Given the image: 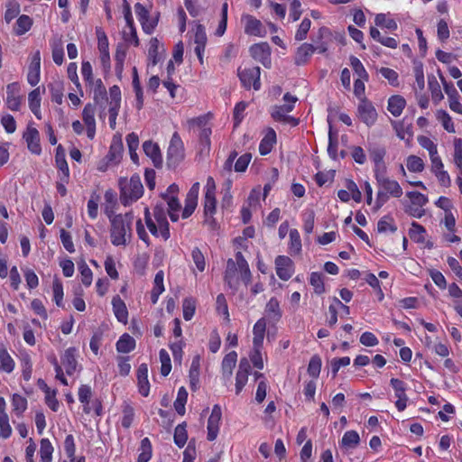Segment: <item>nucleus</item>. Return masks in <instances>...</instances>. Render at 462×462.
Returning <instances> with one entry per match:
<instances>
[{
    "instance_id": "79ce46f5",
    "label": "nucleus",
    "mask_w": 462,
    "mask_h": 462,
    "mask_svg": "<svg viewBox=\"0 0 462 462\" xmlns=\"http://www.w3.org/2000/svg\"><path fill=\"white\" fill-rule=\"evenodd\" d=\"M49 89L51 95V100L59 105L62 103L63 100V91L64 87L61 81H54L49 84Z\"/></svg>"
},
{
    "instance_id": "bf43d9fd",
    "label": "nucleus",
    "mask_w": 462,
    "mask_h": 462,
    "mask_svg": "<svg viewBox=\"0 0 462 462\" xmlns=\"http://www.w3.org/2000/svg\"><path fill=\"white\" fill-rule=\"evenodd\" d=\"M310 284L313 286L317 294L325 292V286L323 282V275L319 273H312L310 279Z\"/></svg>"
},
{
    "instance_id": "603ef678",
    "label": "nucleus",
    "mask_w": 462,
    "mask_h": 462,
    "mask_svg": "<svg viewBox=\"0 0 462 462\" xmlns=\"http://www.w3.org/2000/svg\"><path fill=\"white\" fill-rule=\"evenodd\" d=\"M290 250L294 254H300L301 251V240L297 229L290 231Z\"/></svg>"
},
{
    "instance_id": "5fc2aeb1",
    "label": "nucleus",
    "mask_w": 462,
    "mask_h": 462,
    "mask_svg": "<svg viewBox=\"0 0 462 462\" xmlns=\"http://www.w3.org/2000/svg\"><path fill=\"white\" fill-rule=\"evenodd\" d=\"M429 88L431 91L432 99L438 103L444 97L440 86L434 76L429 77Z\"/></svg>"
},
{
    "instance_id": "7c9ffc66",
    "label": "nucleus",
    "mask_w": 462,
    "mask_h": 462,
    "mask_svg": "<svg viewBox=\"0 0 462 462\" xmlns=\"http://www.w3.org/2000/svg\"><path fill=\"white\" fill-rule=\"evenodd\" d=\"M275 143H276V134L273 129H270L260 143V145H259L260 153L262 155L268 154L272 151L273 144Z\"/></svg>"
},
{
    "instance_id": "c9c22d12",
    "label": "nucleus",
    "mask_w": 462,
    "mask_h": 462,
    "mask_svg": "<svg viewBox=\"0 0 462 462\" xmlns=\"http://www.w3.org/2000/svg\"><path fill=\"white\" fill-rule=\"evenodd\" d=\"M61 147L59 146L57 148V153H56V165L58 169L61 171L62 176L60 177V180L63 182H68L69 177V166L66 162L65 156L63 152H60Z\"/></svg>"
},
{
    "instance_id": "dca6fc26",
    "label": "nucleus",
    "mask_w": 462,
    "mask_h": 462,
    "mask_svg": "<svg viewBox=\"0 0 462 462\" xmlns=\"http://www.w3.org/2000/svg\"><path fill=\"white\" fill-rule=\"evenodd\" d=\"M23 139L25 140L27 147L31 152L37 155L42 152L40 134L39 131L32 125V123L28 124L27 129L23 134Z\"/></svg>"
},
{
    "instance_id": "1a4fd4ad",
    "label": "nucleus",
    "mask_w": 462,
    "mask_h": 462,
    "mask_svg": "<svg viewBox=\"0 0 462 462\" xmlns=\"http://www.w3.org/2000/svg\"><path fill=\"white\" fill-rule=\"evenodd\" d=\"M238 76L245 88H250L253 86L255 90L260 88L259 67L238 69Z\"/></svg>"
},
{
    "instance_id": "a878e982",
    "label": "nucleus",
    "mask_w": 462,
    "mask_h": 462,
    "mask_svg": "<svg viewBox=\"0 0 462 462\" xmlns=\"http://www.w3.org/2000/svg\"><path fill=\"white\" fill-rule=\"evenodd\" d=\"M113 310L118 319L122 323L127 322L128 311L125 303L119 296H115L112 300Z\"/></svg>"
},
{
    "instance_id": "412c9836",
    "label": "nucleus",
    "mask_w": 462,
    "mask_h": 462,
    "mask_svg": "<svg viewBox=\"0 0 462 462\" xmlns=\"http://www.w3.org/2000/svg\"><path fill=\"white\" fill-rule=\"evenodd\" d=\"M143 150L144 153L151 158L155 167L159 168L162 164V156L159 145L152 141H145L143 143Z\"/></svg>"
},
{
    "instance_id": "cd10ccee",
    "label": "nucleus",
    "mask_w": 462,
    "mask_h": 462,
    "mask_svg": "<svg viewBox=\"0 0 462 462\" xmlns=\"http://www.w3.org/2000/svg\"><path fill=\"white\" fill-rule=\"evenodd\" d=\"M331 38L330 31L326 27H321L318 32V40H315V51L325 53L328 51V41Z\"/></svg>"
},
{
    "instance_id": "6e6d98bb",
    "label": "nucleus",
    "mask_w": 462,
    "mask_h": 462,
    "mask_svg": "<svg viewBox=\"0 0 462 462\" xmlns=\"http://www.w3.org/2000/svg\"><path fill=\"white\" fill-rule=\"evenodd\" d=\"M350 65L355 73L358 76V79H365V81L368 80V74L358 58L351 56Z\"/></svg>"
},
{
    "instance_id": "2eb2a0df",
    "label": "nucleus",
    "mask_w": 462,
    "mask_h": 462,
    "mask_svg": "<svg viewBox=\"0 0 462 462\" xmlns=\"http://www.w3.org/2000/svg\"><path fill=\"white\" fill-rule=\"evenodd\" d=\"M221 418V408L219 405L216 404L213 406L211 414L208 420V439L209 441H213L217 439Z\"/></svg>"
},
{
    "instance_id": "37998d69",
    "label": "nucleus",
    "mask_w": 462,
    "mask_h": 462,
    "mask_svg": "<svg viewBox=\"0 0 462 462\" xmlns=\"http://www.w3.org/2000/svg\"><path fill=\"white\" fill-rule=\"evenodd\" d=\"M392 124L400 139L404 140L412 136L411 125H405L404 121H393Z\"/></svg>"
},
{
    "instance_id": "e2e57ef3",
    "label": "nucleus",
    "mask_w": 462,
    "mask_h": 462,
    "mask_svg": "<svg viewBox=\"0 0 462 462\" xmlns=\"http://www.w3.org/2000/svg\"><path fill=\"white\" fill-rule=\"evenodd\" d=\"M160 361L162 364L161 374L163 376H167L171 370V365L170 356L165 349L160 350Z\"/></svg>"
},
{
    "instance_id": "f704fd0d",
    "label": "nucleus",
    "mask_w": 462,
    "mask_h": 462,
    "mask_svg": "<svg viewBox=\"0 0 462 462\" xmlns=\"http://www.w3.org/2000/svg\"><path fill=\"white\" fill-rule=\"evenodd\" d=\"M135 347V340L129 334L125 333L116 342V350L120 353H129Z\"/></svg>"
},
{
    "instance_id": "49530a36",
    "label": "nucleus",
    "mask_w": 462,
    "mask_h": 462,
    "mask_svg": "<svg viewBox=\"0 0 462 462\" xmlns=\"http://www.w3.org/2000/svg\"><path fill=\"white\" fill-rule=\"evenodd\" d=\"M437 119L441 123L442 126L448 133H455V126L450 116L445 110H438L436 113Z\"/></svg>"
},
{
    "instance_id": "69168bd1",
    "label": "nucleus",
    "mask_w": 462,
    "mask_h": 462,
    "mask_svg": "<svg viewBox=\"0 0 462 462\" xmlns=\"http://www.w3.org/2000/svg\"><path fill=\"white\" fill-rule=\"evenodd\" d=\"M150 46H149V59L152 62V64L154 66L158 63L160 57H159V41L156 38H152L150 41Z\"/></svg>"
},
{
    "instance_id": "aec40b11",
    "label": "nucleus",
    "mask_w": 462,
    "mask_h": 462,
    "mask_svg": "<svg viewBox=\"0 0 462 462\" xmlns=\"http://www.w3.org/2000/svg\"><path fill=\"white\" fill-rule=\"evenodd\" d=\"M40 69H41V52L36 51L29 66L27 80L31 86H36L40 80Z\"/></svg>"
},
{
    "instance_id": "6ab92c4d",
    "label": "nucleus",
    "mask_w": 462,
    "mask_h": 462,
    "mask_svg": "<svg viewBox=\"0 0 462 462\" xmlns=\"http://www.w3.org/2000/svg\"><path fill=\"white\" fill-rule=\"evenodd\" d=\"M95 112V106L92 104H87L82 112V119L87 126V135L91 140L96 134Z\"/></svg>"
},
{
    "instance_id": "0eeeda50",
    "label": "nucleus",
    "mask_w": 462,
    "mask_h": 462,
    "mask_svg": "<svg viewBox=\"0 0 462 462\" xmlns=\"http://www.w3.org/2000/svg\"><path fill=\"white\" fill-rule=\"evenodd\" d=\"M184 158L183 143L177 133L173 134L168 148V163L170 165L179 164Z\"/></svg>"
},
{
    "instance_id": "bb28decb",
    "label": "nucleus",
    "mask_w": 462,
    "mask_h": 462,
    "mask_svg": "<svg viewBox=\"0 0 462 462\" xmlns=\"http://www.w3.org/2000/svg\"><path fill=\"white\" fill-rule=\"evenodd\" d=\"M39 387L45 393L46 404L53 411H56L59 408V402L56 399V391H51L46 383L40 379L38 381Z\"/></svg>"
},
{
    "instance_id": "a211bd4d",
    "label": "nucleus",
    "mask_w": 462,
    "mask_h": 462,
    "mask_svg": "<svg viewBox=\"0 0 462 462\" xmlns=\"http://www.w3.org/2000/svg\"><path fill=\"white\" fill-rule=\"evenodd\" d=\"M199 192V183L195 182L191 188L189 189L186 199H185V207L182 211V217L188 218L194 212L197 205H198V197Z\"/></svg>"
},
{
    "instance_id": "09e8293b",
    "label": "nucleus",
    "mask_w": 462,
    "mask_h": 462,
    "mask_svg": "<svg viewBox=\"0 0 462 462\" xmlns=\"http://www.w3.org/2000/svg\"><path fill=\"white\" fill-rule=\"evenodd\" d=\"M53 453V447L48 439H42L41 440V460L42 462H51V457Z\"/></svg>"
},
{
    "instance_id": "4be33fe9",
    "label": "nucleus",
    "mask_w": 462,
    "mask_h": 462,
    "mask_svg": "<svg viewBox=\"0 0 462 462\" xmlns=\"http://www.w3.org/2000/svg\"><path fill=\"white\" fill-rule=\"evenodd\" d=\"M137 383L139 393L146 397L150 392V383L148 381V367L146 364H141L137 369Z\"/></svg>"
},
{
    "instance_id": "b1692460",
    "label": "nucleus",
    "mask_w": 462,
    "mask_h": 462,
    "mask_svg": "<svg viewBox=\"0 0 462 462\" xmlns=\"http://www.w3.org/2000/svg\"><path fill=\"white\" fill-rule=\"evenodd\" d=\"M266 331V320L262 318L257 320L253 328V345L256 347H262Z\"/></svg>"
},
{
    "instance_id": "de8ad7c7",
    "label": "nucleus",
    "mask_w": 462,
    "mask_h": 462,
    "mask_svg": "<svg viewBox=\"0 0 462 462\" xmlns=\"http://www.w3.org/2000/svg\"><path fill=\"white\" fill-rule=\"evenodd\" d=\"M188 399V393L184 387H180L178 391L177 398L174 402V408L180 415L185 413V404Z\"/></svg>"
},
{
    "instance_id": "680f3d73",
    "label": "nucleus",
    "mask_w": 462,
    "mask_h": 462,
    "mask_svg": "<svg viewBox=\"0 0 462 462\" xmlns=\"http://www.w3.org/2000/svg\"><path fill=\"white\" fill-rule=\"evenodd\" d=\"M321 370V359L319 356H313L308 365V374L313 377L318 378Z\"/></svg>"
},
{
    "instance_id": "e433bc0d",
    "label": "nucleus",
    "mask_w": 462,
    "mask_h": 462,
    "mask_svg": "<svg viewBox=\"0 0 462 462\" xmlns=\"http://www.w3.org/2000/svg\"><path fill=\"white\" fill-rule=\"evenodd\" d=\"M163 200L168 205V212L171 217V220L176 222L179 219L178 212L180 209V204L178 199V197L168 196L162 197Z\"/></svg>"
},
{
    "instance_id": "4468645a",
    "label": "nucleus",
    "mask_w": 462,
    "mask_h": 462,
    "mask_svg": "<svg viewBox=\"0 0 462 462\" xmlns=\"http://www.w3.org/2000/svg\"><path fill=\"white\" fill-rule=\"evenodd\" d=\"M276 273L281 280L288 281L294 273L293 262L285 255H279L275 259Z\"/></svg>"
},
{
    "instance_id": "72a5a7b5",
    "label": "nucleus",
    "mask_w": 462,
    "mask_h": 462,
    "mask_svg": "<svg viewBox=\"0 0 462 462\" xmlns=\"http://www.w3.org/2000/svg\"><path fill=\"white\" fill-rule=\"evenodd\" d=\"M406 101L401 96H393L388 100V110L393 116H399L405 107Z\"/></svg>"
},
{
    "instance_id": "f8f14e48",
    "label": "nucleus",
    "mask_w": 462,
    "mask_h": 462,
    "mask_svg": "<svg viewBox=\"0 0 462 462\" xmlns=\"http://www.w3.org/2000/svg\"><path fill=\"white\" fill-rule=\"evenodd\" d=\"M251 56L265 68L271 67V47L267 42L255 43L250 47Z\"/></svg>"
},
{
    "instance_id": "5701e85b",
    "label": "nucleus",
    "mask_w": 462,
    "mask_h": 462,
    "mask_svg": "<svg viewBox=\"0 0 462 462\" xmlns=\"http://www.w3.org/2000/svg\"><path fill=\"white\" fill-rule=\"evenodd\" d=\"M314 51H315L314 45L310 44V43L301 44L297 49V51L295 53V57H294L295 64H297L299 66L306 64Z\"/></svg>"
},
{
    "instance_id": "393cba45",
    "label": "nucleus",
    "mask_w": 462,
    "mask_h": 462,
    "mask_svg": "<svg viewBox=\"0 0 462 462\" xmlns=\"http://www.w3.org/2000/svg\"><path fill=\"white\" fill-rule=\"evenodd\" d=\"M76 349L73 347H69L65 350L62 357L61 363L66 369V373L68 374H72L77 368V360H76Z\"/></svg>"
},
{
    "instance_id": "0e129e2a",
    "label": "nucleus",
    "mask_w": 462,
    "mask_h": 462,
    "mask_svg": "<svg viewBox=\"0 0 462 462\" xmlns=\"http://www.w3.org/2000/svg\"><path fill=\"white\" fill-rule=\"evenodd\" d=\"M134 417V408L131 405L125 403L123 408L122 426L125 429H128L132 425Z\"/></svg>"
},
{
    "instance_id": "ea45409f",
    "label": "nucleus",
    "mask_w": 462,
    "mask_h": 462,
    "mask_svg": "<svg viewBox=\"0 0 462 462\" xmlns=\"http://www.w3.org/2000/svg\"><path fill=\"white\" fill-rule=\"evenodd\" d=\"M122 143L120 141L113 142L106 159L109 163L117 164L122 157Z\"/></svg>"
},
{
    "instance_id": "3c124183",
    "label": "nucleus",
    "mask_w": 462,
    "mask_h": 462,
    "mask_svg": "<svg viewBox=\"0 0 462 462\" xmlns=\"http://www.w3.org/2000/svg\"><path fill=\"white\" fill-rule=\"evenodd\" d=\"M140 450L137 462H148L152 457V445L148 438L142 439Z\"/></svg>"
},
{
    "instance_id": "7ed1b4c3",
    "label": "nucleus",
    "mask_w": 462,
    "mask_h": 462,
    "mask_svg": "<svg viewBox=\"0 0 462 462\" xmlns=\"http://www.w3.org/2000/svg\"><path fill=\"white\" fill-rule=\"evenodd\" d=\"M154 220L152 219L148 208H145V223L149 231L155 236H161L164 240L170 237L169 223L163 208L157 205L153 209Z\"/></svg>"
},
{
    "instance_id": "a19ab883",
    "label": "nucleus",
    "mask_w": 462,
    "mask_h": 462,
    "mask_svg": "<svg viewBox=\"0 0 462 462\" xmlns=\"http://www.w3.org/2000/svg\"><path fill=\"white\" fill-rule=\"evenodd\" d=\"M0 367L5 373H11L14 368V361L5 347L0 346Z\"/></svg>"
},
{
    "instance_id": "2f4dec72",
    "label": "nucleus",
    "mask_w": 462,
    "mask_h": 462,
    "mask_svg": "<svg viewBox=\"0 0 462 462\" xmlns=\"http://www.w3.org/2000/svg\"><path fill=\"white\" fill-rule=\"evenodd\" d=\"M236 361L237 354L236 351H231L225 356L222 361V373L224 376L229 378L232 375Z\"/></svg>"
},
{
    "instance_id": "4d7b16f0",
    "label": "nucleus",
    "mask_w": 462,
    "mask_h": 462,
    "mask_svg": "<svg viewBox=\"0 0 462 462\" xmlns=\"http://www.w3.org/2000/svg\"><path fill=\"white\" fill-rule=\"evenodd\" d=\"M406 166L410 171L420 172L424 169V162L421 158L415 155H410L407 158Z\"/></svg>"
},
{
    "instance_id": "864d4df0",
    "label": "nucleus",
    "mask_w": 462,
    "mask_h": 462,
    "mask_svg": "<svg viewBox=\"0 0 462 462\" xmlns=\"http://www.w3.org/2000/svg\"><path fill=\"white\" fill-rule=\"evenodd\" d=\"M377 229L381 233H384L387 231H391L393 233L397 230V227L394 225V221L392 217L384 216L378 221Z\"/></svg>"
},
{
    "instance_id": "58836bf2",
    "label": "nucleus",
    "mask_w": 462,
    "mask_h": 462,
    "mask_svg": "<svg viewBox=\"0 0 462 462\" xmlns=\"http://www.w3.org/2000/svg\"><path fill=\"white\" fill-rule=\"evenodd\" d=\"M265 313L267 317L274 321H278L282 317L279 301L275 298H272L266 304Z\"/></svg>"
},
{
    "instance_id": "9d476101",
    "label": "nucleus",
    "mask_w": 462,
    "mask_h": 462,
    "mask_svg": "<svg viewBox=\"0 0 462 462\" xmlns=\"http://www.w3.org/2000/svg\"><path fill=\"white\" fill-rule=\"evenodd\" d=\"M378 185L390 196L400 198L402 195V189L400 184L386 176V171H382L374 175Z\"/></svg>"
},
{
    "instance_id": "8fccbe9b",
    "label": "nucleus",
    "mask_w": 462,
    "mask_h": 462,
    "mask_svg": "<svg viewBox=\"0 0 462 462\" xmlns=\"http://www.w3.org/2000/svg\"><path fill=\"white\" fill-rule=\"evenodd\" d=\"M32 20L28 15H21L14 27V32L17 35H22L28 32L32 27Z\"/></svg>"
},
{
    "instance_id": "f3484780",
    "label": "nucleus",
    "mask_w": 462,
    "mask_h": 462,
    "mask_svg": "<svg viewBox=\"0 0 462 462\" xmlns=\"http://www.w3.org/2000/svg\"><path fill=\"white\" fill-rule=\"evenodd\" d=\"M390 383L393 388L395 397L397 398V401L395 402V406L398 409V411H402L405 410L408 402V396L405 393L406 385L404 382L397 378H392Z\"/></svg>"
},
{
    "instance_id": "774afa93",
    "label": "nucleus",
    "mask_w": 462,
    "mask_h": 462,
    "mask_svg": "<svg viewBox=\"0 0 462 462\" xmlns=\"http://www.w3.org/2000/svg\"><path fill=\"white\" fill-rule=\"evenodd\" d=\"M79 269L81 274V282L85 286H90L92 283L93 273L90 268L85 262H82L79 265Z\"/></svg>"
},
{
    "instance_id": "ddd939ff",
    "label": "nucleus",
    "mask_w": 462,
    "mask_h": 462,
    "mask_svg": "<svg viewBox=\"0 0 462 462\" xmlns=\"http://www.w3.org/2000/svg\"><path fill=\"white\" fill-rule=\"evenodd\" d=\"M358 116L366 125H373L377 119V112L374 106L366 98H361L357 107Z\"/></svg>"
},
{
    "instance_id": "c756f323",
    "label": "nucleus",
    "mask_w": 462,
    "mask_h": 462,
    "mask_svg": "<svg viewBox=\"0 0 462 462\" xmlns=\"http://www.w3.org/2000/svg\"><path fill=\"white\" fill-rule=\"evenodd\" d=\"M359 443V434L356 430H347L344 433L340 444L344 449L348 450L356 448Z\"/></svg>"
},
{
    "instance_id": "052dcab7",
    "label": "nucleus",
    "mask_w": 462,
    "mask_h": 462,
    "mask_svg": "<svg viewBox=\"0 0 462 462\" xmlns=\"http://www.w3.org/2000/svg\"><path fill=\"white\" fill-rule=\"evenodd\" d=\"M12 405L14 411L19 416L27 408V400L19 394H14L12 398Z\"/></svg>"
},
{
    "instance_id": "39448f33",
    "label": "nucleus",
    "mask_w": 462,
    "mask_h": 462,
    "mask_svg": "<svg viewBox=\"0 0 462 462\" xmlns=\"http://www.w3.org/2000/svg\"><path fill=\"white\" fill-rule=\"evenodd\" d=\"M283 100L285 102L284 105L275 106L273 108V118L279 122L290 123L292 125H297L298 121L294 117L288 116V114L293 110L294 104L297 102L298 98L291 96L290 93H286L283 96Z\"/></svg>"
},
{
    "instance_id": "a18cd8bd",
    "label": "nucleus",
    "mask_w": 462,
    "mask_h": 462,
    "mask_svg": "<svg viewBox=\"0 0 462 462\" xmlns=\"http://www.w3.org/2000/svg\"><path fill=\"white\" fill-rule=\"evenodd\" d=\"M92 395L91 388L88 385H81L79 389V400L84 404V412L89 413V400Z\"/></svg>"
},
{
    "instance_id": "20e7f679",
    "label": "nucleus",
    "mask_w": 462,
    "mask_h": 462,
    "mask_svg": "<svg viewBox=\"0 0 462 462\" xmlns=\"http://www.w3.org/2000/svg\"><path fill=\"white\" fill-rule=\"evenodd\" d=\"M119 186L120 199L125 206L136 201L143 194V186L138 175H134L129 180L125 178L121 179L119 180Z\"/></svg>"
},
{
    "instance_id": "f257e3e1",
    "label": "nucleus",
    "mask_w": 462,
    "mask_h": 462,
    "mask_svg": "<svg viewBox=\"0 0 462 462\" xmlns=\"http://www.w3.org/2000/svg\"><path fill=\"white\" fill-rule=\"evenodd\" d=\"M238 273H240L242 282L245 285H248L252 280V273L249 269V265L241 252H237L236 254V261L228 259L226 262V269L224 278L227 285L233 290H236L238 286Z\"/></svg>"
},
{
    "instance_id": "4c0bfd02",
    "label": "nucleus",
    "mask_w": 462,
    "mask_h": 462,
    "mask_svg": "<svg viewBox=\"0 0 462 462\" xmlns=\"http://www.w3.org/2000/svg\"><path fill=\"white\" fill-rule=\"evenodd\" d=\"M163 278L164 273L162 271H159L154 277V287L151 292V299L153 304L157 302L159 296L164 291Z\"/></svg>"
},
{
    "instance_id": "13d9d810",
    "label": "nucleus",
    "mask_w": 462,
    "mask_h": 462,
    "mask_svg": "<svg viewBox=\"0 0 462 462\" xmlns=\"http://www.w3.org/2000/svg\"><path fill=\"white\" fill-rule=\"evenodd\" d=\"M188 439L186 425L180 424L175 428L174 430V442L175 444L181 448L185 445Z\"/></svg>"
},
{
    "instance_id": "c03bdc74",
    "label": "nucleus",
    "mask_w": 462,
    "mask_h": 462,
    "mask_svg": "<svg viewBox=\"0 0 462 462\" xmlns=\"http://www.w3.org/2000/svg\"><path fill=\"white\" fill-rule=\"evenodd\" d=\"M51 50L53 61L57 65H61L64 57L63 42L61 39H56L52 42Z\"/></svg>"
},
{
    "instance_id": "473e14b6",
    "label": "nucleus",
    "mask_w": 462,
    "mask_h": 462,
    "mask_svg": "<svg viewBox=\"0 0 462 462\" xmlns=\"http://www.w3.org/2000/svg\"><path fill=\"white\" fill-rule=\"evenodd\" d=\"M216 211V198L215 195H205L204 198V213L206 216L205 222L213 225L215 223L214 218L212 217L213 214Z\"/></svg>"
},
{
    "instance_id": "6e6552de",
    "label": "nucleus",
    "mask_w": 462,
    "mask_h": 462,
    "mask_svg": "<svg viewBox=\"0 0 462 462\" xmlns=\"http://www.w3.org/2000/svg\"><path fill=\"white\" fill-rule=\"evenodd\" d=\"M241 23L244 26L245 33L251 36L263 37L266 34L262 22L251 14H243Z\"/></svg>"
},
{
    "instance_id": "423d86ee",
    "label": "nucleus",
    "mask_w": 462,
    "mask_h": 462,
    "mask_svg": "<svg viewBox=\"0 0 462 462\" xmlns=\"http://www.w3.org/2000/svg\"><path fill=\"white\" fill-rule=\"evenodd\" d=\"M406 195L410 199L411 204L407 206L405 211L414 217H421L424 214L422 208L428 203V198L418 191H410Z\"/></svg>"
},
{
    "instance_id": "338daca9",
    "label": "nucleus",
    "mask_w": 462,
    "mask_h": 462,
    "mask_svg": "<svg viewBox=\"0 0 462 462\" xmlns=\"http://www.w3.org/2000/svg\"><path fill=\"white\" fill-rule=\"evenodd\" d=\"M182 308L184 319L190 320L196 310L195 300L191 298L185 299L183 300Z\"/></svg>"
},
{
    "instance_id": "c85d7f7f",
    "label": "nucleus",
    "mask_w": 462,
    "mask_h": 462,
    "mask_svg": "<svg viewBox=\"0 0 462 462\" xmlns=\"http://www.w3.org/2000/svg\"><path fill=\"white\" fill-rule=\"evenodd\" d=\"M17 90V84L13 83L7 86L6 105L13 111H17L21 104L20 97L16 94Z\"/></svg>"
},
{
    "instance_id": "f03ea898",
    "label": "nucleus",
    "mask_w": 462,
    "mask_h": 462,
    "mask_svg": "<svg viewBox=\"0 0 462 462\" xmlns=\"http://www.w3.org/2000/svg\"><path fill=\"white\" fill-rule=\"evenodd\" d=\"M111 222L110 236L114 245H125L131 238V226L134 216L131 213L116 216L108 215Z\"/></svg>"
},
{
    "instance_id": "9b49d317",
    "label": "nucleus",
    "mask_w": 462,
    "mask_h": 462,
    "mask_svg": "<svg viewBox=\"0 0 462 462\" xmlns=\"http://www.w3.org/2000/svg\"><path fill=\"white\" fill-rule=\"evenodd\" d=\"M368 152L371 160L374 163V175L382 171H386V166L383 162V158L386 154L385 148L378 143H369Z\"/></svg>"
}]
</instances>
